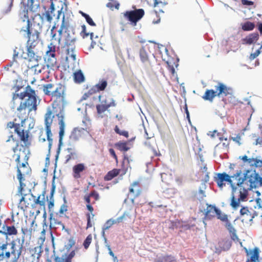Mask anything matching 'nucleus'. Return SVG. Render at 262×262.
I'll return each instance as SVG.
<instances>
[{
	"label": "nucleus",
	"mask_w": 262,
	"mask_h": 262,
	"mask_svg": "<svg viewBox=\"0 0 262 262\" xmlns=\"http://www.w3.org/2000/svg\"><path fill=\"white\" fill-rule=\"evenodd\" d=\"M25 123L23 124L24 125ZM17 127L14 129L15 133L17 135L19 140L25 144V147H28L31 145V138L29 135V132L28 130H25L23 128L24 126L20 125H17Z\"/></svg>",
	"instance_id": "11"
},
{
	"label": "nucleus",
	"mask_w": 262,
	"mask_h": 262,
	"mask_svg": "<svg viewBox=\"0 0 262 262\" xmlns=\"http://www.w3.org/2000/svg\"><path fill=\"white\" fill-rule=\"evenodd\" d=\"M45 61L46 63V66L47 67V69L49 70V68H52L56 66L57 63V59L56 58L47 56Z\"/></svg>",
	"instance_id": "39"
},
{
	"label": "nucleus",
	"mask_w": 262,
	"mask_h": 262,
	"mask_svg": "<svg viewBox=\"0 0 262 262\" xmlns=\"http://www.w3.org/2000/svg\"><path fill=\"white\" fill-rule=\"evenodd\" d=\"M7 237L5 235L3 231L0 230V245L5 243L7 241Z\"/></svg>",
	"instance_id": "57"
},
{
	"label": "nucleus",
	"mask_w": 262,
	"mask_h": 262,
	"mask_svg": "<svg viewBox=\"0 0 262 262\" xmlns=\"http://www.w3.org/2000/svg\"><path fill=\"white\" fill-rule=\"evenodd\" d=\"M18 147V144H17L15 147L13 148L14 154L12 157L15 158V161L16 162L17 178L19 182V191L22 192V190L25 184L23 183L24 179L20 169L26 168L27 166L29 165V151L27 148L24 147L23 145H21L19 148Z\"/></svg>",
	"instance_id": "4"
},
{
	"label": "nucleus",
	"mask_w": 262,
	"mask_h": 262,
	"mask_svg": "<svg viewBox=\"0 0 262 262\" xmlns=\"http://www.w3.org/2000/svg\"><path fill=\"white\" fill-rule=\"evenodd\" d=\"M115 146L118 149L122 151H126L129 150V147L125 142H118L115 144Z\"/></svg>",
	"instance_id": "42"
},
{
	"label": "nucleus",
	"mask_w": 262,
	"mask_h": 262,
	"mask_svg": "<svg viewBox=\"0 0 262 262\" xmlns=\"http://www.w3.org/2000/svg\"><path fill=\"white\" fill-rule=\"evenodd\" d=\"M219 213H218V211H217L216 213V215L217 216V218L219 220H220L221 221H223V222H226V221H227L228 220V216L226 214H222L221 211L220 210V212H219Z\"/></svg>",
	"instance_id": "52"
},
{
	"label": "nucleus",
	"mask_w": 262,
	"mask_h": 262,
	"mask_svg": "<svg viewBox=\"0 0 262 262\" xmlns=\"http://www.w3.org/2000/svg\"><path fill=\"white\" fill-rule=\"evenodd\" d=\"M246 252L247 256L249 254L251 255L250 258L248 259L246 262H256V260H258L259 257V250L257 247H255L253 250L250 251L246 249Z\"/></svg>",
	"instance_id": "22"
},
{
	"label": "nucleus",
	"mask_w": 262,
	"mask_h": 262,
	"mask_svg": "<svg viewBox=\"0 0 262 262\" xmlns=\"http://www.w3.org/2000/svg\"><path fill=\"white\" fill-rule=\"evenodd\" d=\"M11 245V252L10 251H7L6 250L4 251V254L3 255V260L4 259H8L10 258L11 254L14 255V258L12 260V262H17L18 259H19L21 253V249L22 247H21L19 249V251L16 254L15 252V243L14 242H12L10 244Z\"/></svg>",
	"instance_id": "16"
},
{
	"label": "nucleus",
	"mask_w": 262,
	"mask_h": 262,
	"mask_svg": "<svg viewBox=\"0 0 262 262\" xmlns=\"http://www.w3.org/2000/svg\"><path fill=\"white\" fill-rule=\"evenodd\" d=\"M107 85L106 80L102 79L99 80V82L95 85L96 89L98 90V92L103 91Z\"/></svg>",
	"instance_id": "41"
},
{
	"label": "nucleus",
	"mask_w": 262,
	"mask_h": 262,
	"mask_svg": "<svg viewBox=\"0 0 262 262\" xmlns=\"http://www.w3.org/2000/svg\"><path fill=\"white\" fill-rule=\"evenodd\" d=\"M129 167V161L128 158L124 157L122 163L121 168L118 169L119 170V174L121 176L125 175Z\"/></svg>",
	"instance_id": "29"
},
{
	"label": "nucleus",
	"mask_w": 262,
	"mask_h": 262,
	"mask_svg": "<svg viewBox=\"0 0 262 262\" xmlns=\"http://www.w3.org/2000/svg\"><path fill=\"white\" fill-rule=\"evenodd\" d=\"M225 227L229 232L231 237L233 240H235L238 238L235 229L228 220L227 221L225 222Z\"/></svg>",
	"instance_id": "28"
},
{
	"label": "nucleus",
	"mask_w": 262,
	"mask_h": 262,
	"mask_svg": "<svg viewBox=\"0 0 262 262\" xmlns=\"http://www.w3.org/2000/svg\"><path fill=\"white\" fill-rule=\"evenodd\" d=\"M168 70L170 73L173 76L176 73L175 69L172 65H170L169 62H167Z\"/></svg>",
	"instance_id": "61"
},
{
	"label": "nucleus",
	"mask_w": 262,
	"mask_h": 262,
	"mask_svg": "<svg viewBox=\"0 0 262 262\" xmlns=\"http://www.w3.org/2000/svg\"><path fill=\"white\" fill-rule=\"evenodd\" d=\"M119 174V170L118 169L114 168L109 171L104 177V181H108L112 180L114 178Z\"/></svg>",
	"instance_id": "35"
},
{
	"label": "nucleus",
	"mask_w": 262,
	"mask_h": 262,
	"mask_svg": "<svg viewBox=\"0 0 262 262\" xmlns=\"http://www.w3.org/2000/svg\"><path fill=\"white\" fill-rule=\"evenodd\" d=\"M133 7V10L126 11L123 13L124 18L129 21L131 25L136 26L137 23L142 19L145 15V11L143 9H135Z\"/></svg>",
	"instance_id": "7"
},
{
	"label": "nucleus",
	"mask_w": 262,
	"mask_h": 262,
	"mask_svg": "<svg viewBox=\"0 0 262 262\" xmlns=\"http://www.w3.org/2000/svg\"><path fill=\"white\" fill-rule=\"evenodd\" d=\"M100 103L96 105L97 113L99 117L102 118L103 113L107 111L110 107H114L116 103L114 99L111 97H106L104 99L101 100V96L98 97Z\"/></svg>",
	"instance_id": "9"
},
{
	"label": "nucleus",
	"mask_w": 262,
	"mask_h": 262,
	"mask_svg": "<svg viewBox=\"0 0 262 262\" xmlns=\"http://www.w3.org/2000/svg\"><path fill=\"white\" fill-rule=\"evenodd\" d=\"M106 7L112 10L114 9L118 10L120 8V3L117 0H109Z\"/></svg>",
	"instance_id": "43"
},
{
	"label": "nucleus",
	"mask_w": 262,
	"mask_h": 262,
	"mask_svg": "<svg viewBox=\"0 0 262 262\" xmlns=\"http://www.w3.org/2000/svg\"><path fill=\"white\" fill-rule=\"evenodd\" d=\"M156 260L157 262H174L176 259L171 255H166L158 257Z\"/></svg>",
	"instance_id": "37"
},
{
	"label": "nucleus",
	"mask_w": 262,
	"mask_h": 262,
	"mask_svg": "<svg viewBox=\"0 0 262 262\" xmlns=\"http://www.w3.org/2000/svg\"><path fill=\"white\" fill-rule=\"evenodd\" d=\"M259 162H261L260 160L252 158H249L247 162L251 166H254L256 168H258L260 164Z\"/></svg>",
	"instance_id": "47"
},
{
	"label": "nucleus",
	"mask_w": 262,
	"mask_h": 262,
	"mask_svg": "<svg viewBox=\"0 0 262 262\" xmlns=\"http://www.w3.org/2000/svg\"><path fill=\"white\" fill-rule=\"evenodd\" d=\"M27 67L28 69H33L34 70V72L35 74H39L42 72L45 73L47 72L48 75L46 78H49V70L47 69L46 65L42 64H38V62H35L33 63H27Z\"/></svg>",
	"instance_id": "17"
},
{
	"label": "nucleus",
	"mask_w": 262,
	"mask_h": 262,
	"mask_svg": "<svg viewBox=\"0 0 262 262\" xmlns=\"http://www.w3.org/2000/svg\"><path fill=\"white\" fill-rule=\"evenodd\" d=\"M154 6L158 9L159 12H164L162 8L168 4L169 0H154Z\"/></svg>",
	"instance_id": "32"
},
{
	"label": "nucleus",
	"mask_w": 262,
	"mask_h": 262,
	"mask_svg": "<svg viewBox=\"0 0 262 262\" xmlns=\"http://www.w3.org/2000/svg\"><path fill=\"white\" fill-rule=\"evenodd\" d=\"M149 50V44L146 43L143 45L139 51L140 59L142 63V66L144 70L147 72L152 70L153 67L155 64V57L150 58L147 52Z\"/></svg>",
	"instance_id": "6"
},
{
	"label": "nucleus",
	"mask_w": 262,
	"mask_h": 262,
	"mask_svg": "<svg viewBox=\"0 0 262 262\" xmlns=\"http://www.w3.org/2000/svg\"><path fill=\"white\" fill-rule=\"evenodd\" d=\"M215 89L217 92V96L219 97L223 96L231 95L233 93L232 88L227 86L222 82H217V84L215 86Z\"/></svg>",
	"instance_id": "14"
},
{
	"label": "nucleus",
	"mask_w": 262,
	"mask_h": 262,
	"mask_svg": "<svg viewBox=\"0 0 262 262\" xmlns=\"http://www.w3.org/2000/svg\"><path fill=\"white\" fill-rule=\"evenodd\" d=\"M86 167L83 163H79L73 167V176L75 179L81 178V173L85 170Z\"/></svg>",
	"instance_id": "23"
},
{
	"label": "nucleus",
	"mask_w": 262,
	"mask_h": 262,
	"mask_svg": "<svg viewBox=\"0 0 262 262\" xmlns=\"http://www.w3.org/2000/svg\"><path fill=\"white\" fill-rule=\"evenodd\" d=\"M259 38V34L258 33H253L247 36L242 40L243 44L251 45L255 43Z\"/></svg>",
	"instance_id": "24"
},
{
	"label": "nucleus",
	"mask_w": 262,
	"mask_h": 262,
	"mask_svg": "<svg viewBox=\"0 0 262 262\" xmlns=\"http://www.w3.org/2000/svg\"><path fill=\"white\" fill-rule=\"evenodd\" d=\"M217 211H218V213L220 212V209L214 206L208 205L205 212V217L211 219L215 216Z\"/></svg>",
	"instance_id": "25"
},
{
	"label": "nucleus",
	"mask_w": 262,
	"mask_h": 262,
	"mask_svg": "<svg viewBox=\"0 0 262 262\" xmlns=\"http://www.w3.org/2000/svg\"><path fill=\"white\" fill-rule=\"evenodd\" d=\"M51 1V5L49 9L42 13V19H45L47 21L51 23L53 20V17L55 16V7L52 0Z\"/></svg>",
	"instance_id": "21"
},
{
	"label": "nucleus",
	"mask_w": 262,
	"mask_h": 262,
	"mask_svg": "<svg viewBox=\"0 0 262 262\" xmlns=\"http://www.w3.org/2000/svg\"><path fill=\"white\" fill-rule=\"evenodd\" d=\"M240 214L243 220L251 221L253 218L252 213L247 207H243L241 209Z\"/></svg>",
	"instance_id": "27"
},
{
	"label": "nucleus",
	"mask_w": 262,
	"mask_h": 262,
	"mask_svg": "<svg viewBox=\"0 0 262 262\" xmlns=\"http://www.w3.org/2000/svg\"><path fill=\"white\" fill-rule=\"evenodd\" d=\"M115 224L114 220L110 219L107 220L104 224L102 227V235L105 236V231L108 230L112 226Z\"/></svg>",
	"instance_id": "45"
},
{
	"label": "nucleus",
	"mask_w": 262,
	"mask_h": 262,
	"mask_svg": "<svg viewBox=\"0 0 262 262\" xmlns=\"http://www.w3.org/2000/svg\"><path fill=\"white\" fill-rule=\"evenodd\" d=\"M98 92V90L96 89L95 86L92 87L89 91L85 93L81 98V100H90L92 101H96L98 97L94 96L96 93Z\"/></svg>",
	"instance_id": "19"
},
{
	"label": "nucleus",
	"mask_w": 262,
	"mask_h": 262,
	"mask_svg": "<svg viewBox=\"0 0 262 262\" xmlns=\"http://www.w3.org/2000/svg\"><path fill=\"white\" fill-rule=\"evenodd\" d=\"M129 192L133 194L134 199L139 196L142 192V188L138 181L134 182L130 186Z\"/></svg>",
	"instance_id": "20"
},
{
	"label": "nucleus",
	"mask_w": 262,
	"mask_h": 262,
	"mask_svg": "<svg viewBox=\"0 0 262 262\" xmlns=\"http://www.w3.org/2000/svg\"><path fill=\"white\" fill-rule=\"evenodd\" d=\"M246 128L242 129L239 133L235 134L234 137H230V139L232 140L238 145H241L243 142V137L245 135L244 132Z\"/></svg>",
	"instance_id": "30"
},
{
	"label": "nucleus",
	"mask_w": 262,
	"mask_h": 262,
	"mask_svg": "<svg viewBox=\"0 0 262 262\" xmlns=\"http://www.w3.org/2000/svg\"><path fill=\"white\" fill-rule=\"evenodd\" d=\"M60 3L61 7L60 10H58V14H57V19L59 18L60 15H61V14L62 13H63V9L64 8V7L65 8V10L67 9V5L64 3H63L62 2H60Z\"/></svg>",
	"instance_id": "55"
},
{
	"label": "nucleus",
	"mask_w": 262,
	"mask_h": 262,
	"mask_svg": "<svg viewBox=\"0 0 262 262\" xmlns=\"http://www.w3.org/2000/svg\"><path fill=\"white\" fill-rule=\"evenodd\" d=\"M214 181L220 188L225 186L226 182L230 185L232 189L230 205L234 209L240 206L241 202L246 201L248 190L262 186V178L255 171L249 170L243 174L241 170L238 171L231 176L225 172L219 173Z\"/></svg>",
	"instance_id": "1"
},
{
	"label": "nucleus",
	"mask_w": 262,
	"mask_h": 262,
	"mask_svg": "<svg viewBox=\"0 0 262 262\" xmlns=\"http://www.w3.org/2000/svg\"><path fill=\"white\" fill-rule=\"evenodd\" d=\"M67 151L69 154L66 156V162H68L70 160H74L77 158V153L72 148H67Z\"/></svg>",
	"instance_id": "40"
},
{
	"label": "nucleus",
	"mask_w": 262,
	"mask_h": 262,
	"mask_svg": "<svg viewBox=\"0 0 262 262\" xmlns=\"http://www.w3.org/2000/svg\"><path fill=\"white\" fill-rule=\"evenodd\" d=\"M54 118V115L53 114L51 110H48L45 115V124L47 135V139L49 142V147L50 149L53 140L52 139V134L51 132V126L53 123V120Z\"/></svg>",
	"instance_id": "10"
},
{
	"label": "nucleus",
	"mask_w": 262,
	"mask_h": 262,
	"mask_svg": "<svg viewBox=\"0 0 262 262\" xmlns=\"http://www.w3.org/2000/svg\"><path fill=\"white\" fill-rule=\"evenodd\" d=\"M54 260L55 262H70L65 258H61L58 256L55 257Z\"/></svg>",
	"instance_id": "64"
},
{
	"label": "nucleus",
	"mask_w": 262,
	"mask_h": 262,
	"mask_svg": "<svg viewBox=\"0 0 262 262\" xmlns=\"http://www.w3.org/2000/svg\"><path fill=\"white\" fill-rule=\"evenodd\" d=\"M76 244V238L73 236H70L67 238L64 243V248L67 250H70Z\"/></svg>",
	"instance_id": "31"
},
{
	"label": "nucleus",
	"mask_w": 262,
	"mask_h": 262,
	"mask_svg": "<svg viewBox=\"0 0 262 262\" xmlns=\"http://www.w3.org/2000/svg\"><path fill=\"white\" fill-rule=\"evenodd\" d=\"M20 124H21V123H14V122H10L8 123L7 126H8V127L10 128H14V129H15V128L17 127V125H20Z\"/></svg>",
	"instance_id": "62"
},
{
	"label": "nucleus",
	"mask_w": 262,
	"mask_h": 262,
	"mask_svg": "<svg viewBox=\"0 0 262 262\" xmlns=\"http://www.w3.org/2000/svg\"><path fill=\"white\" fill-rule=\"evenodd\" d=\"M56 52V46L53 43H50L48 47V50L46 53H55Z\"/></svg>",
	"instance_id": "56"
},
{
	"label": "nucleus",
	"mask_w": 262,
	"mask_h": 262,
	"mask_svg": "<svg viewBox=\"0 0 262 262\" xmlns=\"http://www.w3.org/2000/svg\"><path fill=\"white\" fill-rule=\"evenodd\" d=\"M94 216V214H93V212H90L89 213H87L86 214V220H87V224H86V229L90 228L92 227L93 224L91 222V217H93Z\"/></svg>",
	"instance_id": "49"
},
{
	"label": "nucleus",
	"mask_w": 262,
	"mask_h": 262,
	"mask_svg": "<svg viewBox=\"0 0 262 262\" xmlns=\"http://www.w3.org/2000/svg\"><path fill=\"white\" fill-rule=\"evenodd\" d=\"M77 249L72 250L64 258L69 261L72 262V259L76 255V250Z\"/></svg>",
	"instance_id": "53"
},
{
	"label": "nucleus",
	"mask_w": 262,
	"mask_h": 262,
	"mask_svg": "<svg viewBox=\"0 0 262 262\" xmlns=\"http://www.w3.org/2000/svg\"><path fill=\"white\" fill-rule=\"evenodd\" d=\"M43 196H44V195H43ZM33 198L34 205H39L41 207V208H43L44 210L45 209L46 201L45 197H43L42 200H40V195H39L37 199L35 198V196H33Z\"/></svg>",
	"instance_id": "44"
},
{
	"label": "nucleus",
	"mask_w": 262,
	"mask_h": 262,
	"mask_svg": "<svg viewBox=\"0 0 262 262\" xmlns=\"http://www.w3.org/2000/svg\"><path fill=\"white\" fill-rule=\"evenodd\" d=\"M7 242H6L5 243L0 245V261L3 260V255L4 254V251H5L7 249Z\"/></svg>",
	"instance_id": "50"
},
{
	"label": "nucleus",
	"mask_w": 262,
	"mask_h": 262,
	"mask_svg": "<svg viewBox=\"0 0 262 262\" xmlns=\"http://www.w3.org/2000/svg\"><path fill=\"white\" fill-rule=\"evenodd\" d=\"M114 130L115 133L120 136H123L126 138L128 137V133L127 131L126 130H121L120 129L119 127L116 125L114 128Z\"/></svg>",
	"instance_id": "48"
},
{
	"label": "nucleus",
	"mask_w": 262,
	"mask_h": 262,
	"mask_svg": "<svg viewBox=\"0 0 262 262\" xmlns=\"http://www.w3.org/2000/svg\"><path fill=\"white\" fill-rule=\"evenodd\" d=\"M73 78L74 81L77 83H81L84 81V76L80 70H78L74 73Z\"/></svg>",
	"instance_id": "34"
},
{
	"label": "nucleus",
	"mask_w": 262,
	"mask_h": 262,
	"mask_svg": "<svg viewBox=\"0 0 262 262\" xmlns=\"http://www.w3.org/2000/svg\"><path fill=\"white\" fill-rule=\"evenodd\" d=\"M86 22L91 26H96V24L94 22L92 18L88 15L85 18Z\"/></svg>",
	"instance_id": "60"
},
{
	"label": "nucleus",
	"mask_w": 262,
	"mask_h": 262,
	"mask_svg": "<svg viewBox=\"0 0 262 262\" xmlns=\"http://www.w3.org/2000/svg\"><path fill=\"white\" fill-rule=\"evenodd\" d=\"M64 48L66 51V60H68L70 56L75 52V39L72 38H67L64 42Z\"/></svg>",
	"instance_id": "18"
},
{
	"label": "nucleus",
	"mask_w": 262,
	"mask_h": 262,
	"mask_svg": "<svg viewBox=\"0 0 262 262\" xmlns=\"http://www.w3.org/2000/svg\"><path fill=\"white\" fill-rule=\"evenodd\" d=\"M126 216H127V214L125 213H124L121 216L117 218L116 220H114L115 224H118L123 222V220Z\"/></svg>",
	"instance_id": "59"
},
{
	"label": "nucleus",
	"mask_w": 262,
	"mask_h": 262,
	"mask_svg": "<svg viewBox=\"0 0 262 262\" xmlns=\"http://www.w3.org/2000/svg\"><path fill=\"white\" fill-rule=\"evenodd\" d=\"M217 96V92L213 90L207 89L206 90L204 95L202 96V98L205 101H208L210 102H212L214 98Z\"/></svg>",
	"instance_id": "26"
},
{
	"label": "nucleus",
	"mask_w": 262,
	"mask_h": 262,
	"mask_svg": "<svg viewBox=\"0 0 262 262\" xmlns=\"http://www.w3.org/2000/svg\"><path fill=\"white\" fill-rule=\"evenodd\" d=\"M196 196L199 200H202L204 198L206 197L205 192L202 189H200L198 193Z\"/></svg>",
	"instance_id": "58"
},
{
	"label": "nucleus",
	"mask_w": 262,
	"mask_h": 262,
	"mask_svg": "<svg viewBox=\"0 0 262 262\" xmlns=\"http://www.w3.org/2000/svg\"><path fill=\"white\" fill-rule=\"evenodd\" d=\"M26 97H28V98L24 102H21L17 108L18 112L17 116L21 120L22 126L28 118L26 108H28L29 112L32 111H36L37 110V100L35 91L30 86H28L25 92L21 93L20 94H14L12 98V101L14 104L15 100L17 99L23 100Z\"/></svg>",
	"instance_id": "3"
},
{
	"label": "nucleus",
	"mask_w": 262,
	"mask_h": 262,
	"mask_svg": "<svg viewBox=\"0 0 262 262\" xmlns=\"http://www.w3.org/2000/svg\"><path fill=\"white\" fill-rule=\"evenodd\" d=\"M92 241V236L91 234H89L84 241L83 245L85 249H87L91 244Z\"/></svg>",
	"instance_id": "51"
},
{
	"label": "nucleus",
	"mask_w": 262,
	"mask_h": 262,
	"mask_svg": "<svg viewBox=\"0 0 262 262\" xmlns=\"http://www.w3.org/2000/svg\"><path fill=\"white\" fill-rule=\"evenodd\" d=\"M254 27V24L250 21H246L242 25V28L244 31L252 30Z\"/></svg>",
	"instance_id": "46"
},
{
	"label": "nucleus",
	"mask_w": 262,
	"mask_h": 262,
	"mask_svg": "<svg viewBox=\"0 0 262 262\" xmlns=\"http://www.w3.org/2000/svg\"><path fill=\"white\" fill-rule=\"evenodd\" d=\"M19 16L22 21L25 22L26 21L27 22L26 27H23L20 29L21 32H26L27 36H29V34L28 31L29 29V30H31V29H35V30L39 29V33H40L42 30L41 25H39V24H35V23H32L30 21L29 18L28 10L27 9L25 8L20 11L19 14Z\"/></svg>",
	"instance_id": "8"
},
{
	"label": "nucleus",
	"mask_w": 262,
	"mask_h": 262,
	"mask_svg": "<svg viewBox=\"0 0 262 262\" xmlns=\"http://www.w3.org/2000/svg\"><path fill=\"white\" fill-rule=\"evenodd\" d=\"M69 23H68V22L66 21L64 14H63V17H62L61 25L60 26V29L58 31V37H57L56 36V34L54 33L53 30L54 29L55 27H53L52 28V29H51V30L52 40H56V41H58V44H60V42L61 41V39H62V32L63 31L66 32L67 30H68V28H69Z\"/></svg>",
	"instance_id": "13"
},
{
	"label": "nucleus",
	"mask_w": 262,
	"mask_h": 262,
	"mask_svg": "<svg viewBox=\"0 0 262 262\" xmlns=\"http://www.w3.org/2000/svg\"><path fill=\"white\" fill-rule=\"evenodd\" d=\"M44 94L51 97L52 107L55 112H59L56 115L59 125V141L61 142L64 134L65 124L62 111L66 104V87L61 83H49L43 85Z\"/></svg>",
	"instance_id": "2"
},
{
	"label": "nucleus",
	"mask_w": 262,
	"mask_h": 262,
	"mask_svg": "<svg viewBox=\"0 0 262 262\" xmlns=\"http://www.w3.org/2000/svg\"><path fill=\"white\" fill-rule=\"evenodd\" d=\"M82 131L79 129L75 128L72 133L70 139L72 141H77L81 138L82 136Z\"/></svg>",
	"instance_id": "38"
},
{
	"label": "nucleus",
	"mask_w": 262,
	"mask_h": 262,
	"mask_svg": "<svg viewBox=\"0 0 262 262\" xmlns=\"http://www.w3.org/2000/svg\"><path fill=\"white\" fill-rule=\"evenodd\" d=\"M3 229L4 230L3 232L7 237H8V235H15L17 234V230L14 226H4Z\"/></svg>",
	"instance_id": "33"
},
{
	"label": "nucleus",
	"mask_w": 262,
	"mask_h": 262,
	"mask_svg": "<svg viewBox=\"0 0 262 262\" xmlns=\"http://www.w3.org/2000/svg\"><path fill=\"white\" fill-rule=\"evenodd\" d=\"M29 36H27V57L25 59L28 63L38 62L41 59V56L34 51L35 47L39 43V29L28 30Z\"/></svg>",
	"instance_id": "5"
},
{
	"label": "nucleus",
	"mask_w": 262,
	"mask_h": 262,
	"mask_svg": "<svg viewBox=\"0 0 262 262\" xmlns=\"http://www.w3.org/2000/svg\"><path fill=\"white\" fill-rule=\"evenodd\" d=\"M46 136L44 135L43 132L42 131H41L40 133V135L39 136V141L40 142H45L46 140Z\"/></svg>",
	"instance_id": "63"
},
{
	"label": "nucleus",
	"mask_w": 262,
	"mask_h": 262,
	"mask_svg": "<svg viewBox=\"0 0 262 262\" xmlns=\"http://www.w3.org/2000/svg\"><path fill=\"white\" fill-rule=\"evenodd\" d=\"M99 199L100 196L98 192L95 190H92L90 193L84 196L83 200L86 203V208L91 213L94 211L92 204H95L96 201H98Z\"/></svg>",
	"instance_id": "12"
},
{
	"label": "nucleus",
	"mask_w": 262,
	"mask_h": 262,
	"mask_svg": "<svg viewBox=\"0 0 262 262\" xmlns=\"http://www.w3.org/2000/svg\"><path fill=\"white\" fill-rule=\"evenodd\" d=\"M24 188L22 190V192L18 191L20 194L22 195L21 199L20 200L19 206L20 208L25 211L30 206H32V199L33 197L32 194H24L23 193Z\"/></svg>",
	"instance_id": "15"
},
{
	"label": "nucleus",
	"mask_w": 262,
	"mask_h": 262,
	"mask_svg": "<svg viewBox=\"0 0 262 262\" xmlns=\"http://www.w3.org/2000/svg\"><path fill=\"white\" fill-rule=\"evenodd\" d=\"M146 135V138L147 139V141L145 142V145L148 146L149 147H151L152 149L154 148L152 145L155 143V140L152 139L151 141H149V140L151 139V138L148 137V134L145 132Z\"/></svg>",
	"instance_id": "54"
},
{
	"label": "nucleus",
	"mask_w": 262,
	"mask_h": 262,
	"mask_svg": "<svg viewBox=\"0 0 262 262\" xmlns=\"http://www.w3.org/2000/svg\"><path fill=\"white\" fill-rule=\"evenodd\" d=\"M80 35L83 38H85L90 37V39L93 40V38L94 37V33L92 32L88 31L86 30V27L85 25H83L81 26V31L80 33Z\"/></svg>",
	"instance_id": "36"
}]
</instances>
